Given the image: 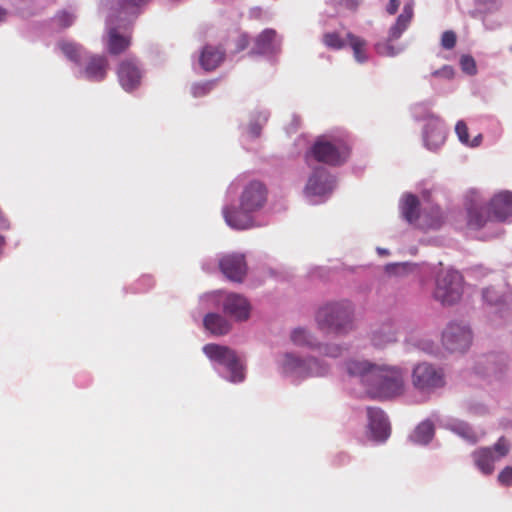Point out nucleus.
<instances>
[{"mask_svg": "<svg viewBox=\"0 0 512 512\" xmlns=\"http://www.w3.org/2000/svg\"><path fill=\"white\" fill-rule=\"evenodd\" d=\"M226 292L214 291L200 297V307L208 312L223 311Z\"/></svg>", "mask_w": 512, "mask_h": 512, "instance_id": "2f4dec72", "label": "nucleus"}, {"mask_svg": "<svg viewBox=\"0 0 512 512\" xmlns=\"http://www.w3.org/2000/svg\"><path fill=\"white\" fill-rule=\"evenodd\" d=\"M460 67L464 73H466L470 76H473L477 73L476 61L471 55H462L461 56Z\"/></svg>", "mask_w": 512, "mask_h": 512, "instance_id": "37998d69", "label": "nucleus"}, {"mask_svg": "<svg viewBox=\"0 0 512 512\" xmlns=\"http://www.w3.org/2000/svg\"><path fill=\"white\" fill-rule=\"evenodd\" d=\"M279 373L299 383L309 377H323L329 373L330 366L314 356L301 357L294 352L279 354L276 359Z\"/></svg>", "mask_w": 512, "mask_h": 512, "instance_id": "39448f33", "label": "nucleus"}, {"mask_svg": "<svg viewBox=\"0 0 512 512\" xmlns=\"http://www.w3.org/2000/svg\"><path fill=\"white\" fill-rule=\"evenodd\" d=\"M281 44L282 39L278 36L276 30L266 28L255 38L249 54L272 57L280 53Z\"/></svg>", "mask_w": 512, "mask_h": 512, "instance_id": "a211bd4d", "label": "nucleus"}, {"mask_svg": "<svg viewBox=\"0 0 512 512\" xmlns=\"http://www.w3.org/2000/svg\"><path fill=\"white\" fill-rule=\"evenodd\" d=\"M470 410L480 415L485 414L487 412V408L482 404H476L474 406H471Z\"/></svg>", "mask_w": 512, "mask_h": 512, "instance_id": "864d4df0", "label": "nucleus"}, {"mask_svg": "<svg viewBox=\"0 0 512 512\" xmlns=\"http://www.w3.org/2000/svg\"><path fill=\"white\" fill-rule=\"evenodd\" d=\"M455 132L459 138V141L463 144H469V134L466 123L460 120L456 123Z\"/></svg>", "mask_w": 512, "mask_h": 512, "instance_id": "a18cd8bd", "label": "nucleus"}, {"mask_svg": "<svg viewBox=\"0 0 512 512\" xmlns=\"http://www.w3.org/2000/svg\"><path fill=\"white\" fill-rule=\"evenodd\" d=\"M509 452L504 437H500L493 447H484L473 453L474 463L485 475L494 471V463Z\"/></svg>", "mask_w": 512, "mask_h": 512, "instance_id": "dca6fc26", "label": "nucleus"}, {"mask_svg": "<svg viewBox=\"0 0 512 512\" xmlns=\"http://www.w3.org/2000/svg\"><path fill=\"white\" fill-rule=\"evenodd\" d=\"M442 342L451 352H464L472 342L471 329L463 322H450L442 333Z\"/></svg>", "mask_w": 512, "mask_h": 512, "instance_id": "2eb2a0df", "label": "nucleus"}, {"mask_svg": "<svg viewBox=\"0 0 512 512\" xmlns=\"http://www.w3.org/2000/svg\"><path fill=\"white\" fill-rule=\"evenodd\" d=\"M150 0H101L102 5L112 12V15H122L124 18L135 19L140 14L142 6Z\"/></svg>", "mask_w": 512, "mask_h": 512, "instance_id": "5701e85b", "label": "nucleus"}, {"mask_svg": "<svg viewBox=\"0 0 512 512\" xmlns=\"http://www.w3.org/2000/svg\"><path fill=\"white\" fill-rule=\"evenodd\" d=\"M267 202V189L260 181L249 182L239 197V207L224 205L222 214L226 224L234 230H247L257 226L254 214Z\"/></svg>", "mask_w": 512, "mask_h": 512, "instance_id": "f03ea898", "label": "nucleus"}, {"mask_svg": "<svg viewBox=\"0 0 512 512\" xmlns=\"http://www.w3.org/2000/svg\"><path fill=\"white\" fill-rule=\"evenodd\" d=\"M413 17V7L411 4H406L403 7L402 13L397 17L396 22L390 27L388 31L389 40L399 39L404 31L408 28Z\"/></svg>", "mask_w": 512, "mask_h": 512, "instance_id": "c85d7f7f", "label": "nucleus"}, {"mask_svg": "<svg viewBox=\"0 0 512 512\" xmlns=\"http://www.w3.org/2000/svg\"><path fill=\"white\" fill-rule=\"evenodd\" d=\"M76 18L77 16L73 10L63 9L54 15L51 22L53 27L62 30L72 26Z\"/></svg>", "mask_w": 512, "mask_h": 512, "instance_id": "e433bc0d", "label": "nucleus"}, {"mask_svg": "<svg viewBox=\"0 0 512 512\" xmlns=\"http://www.w3.org/2000/svg\"><path fill=\"white\" fill-rule=\"evenodd\" d=\"M481 141H482V135H481V134H479V135H477V136L472 140V142H469V144H468V145H469L470 147H477V146H479V145H480Z\"/></svg>", "mask_w": 512, "mask_h": 512, "instance_id": "4d7b16f0", "label": "nucleus"}, {"mask_svg": "<svg viewBox=\"0 0 512 512\" xmlns=\"http://www.w3.org/2000/svg\"><path fill=\"white\" fill-rule=\"evenodd\" d=\"M57 47L69 61L75 64L76 78L90 82H101L106 78L108 69L106 56L91 54L82 45L69 40L59 41Z\"/></svg>", "mask_w": 512, "mask_h": 512, "instance_id": "20e7f679", "label": "nucleus"}, {"mask_svg": "<svg viewBox=\"0 0 512 512\" xmlns=\"http://www.w3.org/2000/svg\"><path fill=\"white\" fill-rule=\"evenodd\" d=\"M508 369V356L505 353H488L477 357L473 367L474 373L493 382L500 381Z\"/></svg>", "mask_w": 512, "mask_h": 512, "instance_id": "f8f14e48", "label": "nucleus"}, {"mask_svg": "<svg viewBox=\"0 0 512 512\" xmlns=\"http://www.w3.org/2000/svg\"><path fill=\"white\" fill-rule=\"evenodd\" d=\"M399 5H400V1L399 0H389V3H388L387 8H386L388 14L394 15L397 12V10H398Z\"/></svg>", "mask_w": 512, "mask_h": 512, "instance_id": "603ef678", "label": "nucleus"}, {"mask_svg": "<svg viewBox=\"0 0 512 512\" xmlns=\"http://www.w3.org/2000/svg\"><path fill=\"white\" fill-rule=\"evenodd\" d=\"M368 429L374 441L383 443L390 436V423L385 412L377 407H367Z\"/></svg>", "mask_w": 512, "mask_h": 512, "instance_id": "aec40b11", "label": "nucleus"}, {"mask_svg": "<svg viewBox=\"0 0 512 512\" xmlns=\"http://www.w3.org/2000/svg\"><path fill=\"white\" fill-rule=\"evenodd\" d=\"M225 57V51L214 47L212 45H206L201 52L199 62L201 67L205 71H212L216 69Z\"/></svg>", "mask_w": 512, "mask_h": 512, "instance_id": "bb28decb", "label": "nucleus"}, {"mask_svg": "<svg viewBox=\"0 0 512 512\" xmlns=\"http://www.w3.org/2000/svg\"><path fill=\"white\" fill-rule=\"evenodd\" d=\"M482 299L489 313L504 319L512 304V292L507 286H489L482 290Z\"/></svg>", "mask_w": 512, "mask_h": 512, "instance_id": "ddd939ff", "label": "nucleus"}, {"mask_svg": "<svg viewBox=\"0 0 512 512\" xmlns=\"http://www.w3.org/2000/svg\"><path fill=\"white\" fill-rule=\"evenodd\" d=\"M354 307L350 301L330 302L319 308L316 323L326 334L346 335L353 330Z\"/></svg>", "mask_w": 512, "mask_h": 512, "instance_id": "423d86ee", "label": "nucleus"}, {"mask_svg": "<svg viewBox=\"0 0 512 512\" xmlns=\"http://www.w3.org/2000/svg\"><path fill=\"white\" fill-rule=\"evenodd\" d=\"M251 305L242 295L226 293L223 313L237 321H246L250 317Z\"/></svg>", "mask_w": 512, "mask_h": 512, "instance_id": "4be33fe9", "label": "nucleus"}, {"mask_svg": "<svg viewBox=\"0 0 512 512\" xmlns=\"http://www.w3.org/2000/svg\"><path fill=\"white\" fill-rule=\"evenodd\" d=\"M478 19L482 21L486 30L493 31L501 27L500 21L488 19L486 15H482V17H479Z\"/></svg>", "mask_w": 512, "mask_h": 512, "instance_id": "09e8293b", "label": "nucleus"}, {"mask_svg": "<svg viewBox=\"0 0 512 512\" xmlns=\"http://www.w3.org/2000/svg\"><path fill=\"white\" fill-rule=\"evenodd\" d=\"M202 350L223 379L235 384L245 380L244 363L235 350L214 343L204 345Z\"/></svg>", "mask_w": 512, "mask_h": 512, "instance_id": "0eeeda50", "label": "nucleus"}, {"mask_svg": "<svg viewBox=\"0 0 512 512\" xmlns=\"http://www.w3.org/2000/svg\"><path fill=\"white\" fill-rule=\"evenodd\" d=\"M217 84V80H207L194 83L191 86V93L194 97H203L207 95Z\"/></svg>", "mask_w": 512, "mask_h": 512, "instance_id": "a19ab883", "label": "nucleus"}, {"mask_svg": "<svg viewBox=\"0 0 512 512\" xmlns=\"http://www.w3.org/2000/svg\"><path fill=\"white\" fill-rule=\"evenodd\" d=\"M132 21L133 19L131 18H124L117 13L116 15H112V12L108 11L106 18L107 38L105 45L110 55H119L130 46V37L121 33V31H126Z\"/></svg>", "mask_w": 512, "mask_h": 512, "instance_id": "9b49d317", "label": "nucleus"}, {"mask_svg": "<svg viewBox=\"0 0 512 512\" xmlns=\"http://www.w3.org/2000/svg\"><path fill=\"white\" fill-rule=\"evenodd\" d=\"M419 199L414 194H406L400 204L401 213L405 220L413 223L419 217Z\"/></svg>", "mask_w": 512, "mask_h": 512, "instance_id": "473e14b6", "label": "nucleus"}, {"mask_svg": "<svg viewBox=\"0 0 512 512\" xmlns=\"http://www.w3.org/2000/svg\"><path fill=\"white\" fill-rule=\"evenodd\" d=\"M462 296V276L456 270L441 271L435 280L433 298L443 306L456 304Z\"/></svg>", "mask_w": 512, "mask_h": 512, "instance_id": "1a4fd4ad", "label": "nucleus"}, {"mask_svg": "<svg viewBox=\"0 0 512 512\" xmlns=\"http://www.w3.org/2000/svg\"><path fill=\"white\" fill-rule=\"evenodd\" d=\"M118 80L126 92H132L141 84L142 70L135 59L123 60L117 69Z\"/></svg>", "mask_w": 512, "mask_h": 512, "instance_id": "412c9836", "label": "nucleus"}, {"mask_svg": "<svg viewBox=\"0 0 512 512\" xmlns=\"http://www.w3.org/2000/svg\"><path fill=\"white\" fill-rule=\"evenodd\" d=\"M346 40L353 50L355 60L360 64L367 62L368 56L363 50V47L366 44L365 40L352 33L346 34Z\"/></svg>", "mask_w": 512, "mask_h": 512, "instance_id": "c9c22d12", "label": "nucleus"}, {"mask_svg": "<svg viewBox=\"0 0 512 512\" xmlns=\"http://www.w3.org/2000/svg\"><path fill=\"white\" fill-rule=\"evenodd\" d=\"M475 5V9L469 12L472 18H479L482 15L494 13L501 7L499 0H475Z\"/></svg>", "mask_w": 512, "mask_h": 512, "instance_id": "f704fd0d", "label": "nucleus"}, {"mask_svg": "<svg viewBox=\"0 0 512 512\" xmlns=\"http://www.w3.org/2000/svg\"><path fill=\"white\" fill-rule=\"evenodd\" d=\"M142 284H145V285H147V288H150L153 285V280L150 276H147V275L143 276L141 279H139V281L137 283V287H135V292H142V291L146 290L144 288L142 289L139 287Z\"/></svg>", "mask_w": 512, "mask_h": 512, "instance_id": "3c124183", "label": "nucleus"}, {"mask_svg": "<svg viewBox=\"0 0 512 512\" xmlns=\"http://www.w3.org/2000/svg\"><path fill=\"white\" fill-rule=\"evenodd\" d=\"M406 342L427 354H433L436 351L435 343L427 338H417L413 334H410L406 338Z\"/></svg>", "mask_w": 512, "mask_h": 512, "instance_id": "ea45409f", "label": "nucleus"}, {"mask_svg": "<svg viewBox=\"0 0 512 512\" xmlns=\"http://www.w3.org/2000/svg\"><path fill=\"white\" fill-rule=\"evenodd\" d=\"M291 342L301 348L315 351L318 346V338L308 329L303 327L294 328L290 333Z\"/></svg>", "mask_w": 512, "mask_h": 512, "instance_id": "cd10ccee", "label": "nucleus"}, {"mask_svg": "<svg viewBox=\"0 0 512 512\" xmlns=\"http://www.w3.org/2000/svg\"><path fill=\"white\" fill-rule=\"evenodd\" d=\"M498 481L501 485L511 486L512 485V467L506 466L498 475Z\"/></svg>", "mask_w": 512, "mask_h": 512, "instance_id": "49530a36", "label": "nucleus"}, {"mask_svg": "<svg viewBox=\"0 0 512 512\" xmlns=\"http://www.w3.org/2000/svg\"><path fill=\"white\" fill-rule=\"evenodd\" d=\"M218 267L221 273L230 281L235 283L243 282L247 274V263L244 254L229 253L218 258Z\"/></svg>", "mask_w": 512, "mask_h": 512, "instance_id": "f3484780", "label": "nucleus"}, {"mask_svg": "<svg viewBox=\"0 0 512 512\" xmlns=\"http://www.w3.org/2000/svg\"><path fill=\"white\" fill-rule=\"evenodd\" d=\"M304 193L311 204L324 202L336 186L335 177L323 166H312Z\"/></svg>", "mask_w": 512, "mask_h": 512, "instance_id": "9d476101", "label": "nucleus"}, {"mask_svg": "<svg viewBox=\"0 0 512 512\" xmlns=\"http://www.w3.org/2000/svg\"><path fill=\"white\" fill-rule=\"evenodd\" d=\"M346 350H348V347L344 344L322 343L319 341L315 352L326 357L338 358Z\"/></svg>", "mask_w": 512, "mask_h": 512, "instance_id": "4c0bfd02", "label": "nucleus"}, {"mask_svg": "<svg viewBox=\"0 0 512 512\" xmlns=\"http://www.w3.org/2000/svg\"><path fill=\"white\" fill-rule=\"evenodd\" d=\"M345 366L349 377L374 397L389 399L402 394L404 390V374L397 366L357 359L348 360Z\"/></svg>", "mask_w": 512, "mask_h": 512, "instance_id": "f257e3e1", "label": "nucleus"}, {"mask_svg": "<svg viewBox=\"0 0 512 512\" xmlns=\"http://www.w3.org/2000/svg\"><path fill=\"white\" fill-rule=\"evenodd\" d=\"M431 75L433 77H442L445 79H452L454 76V69L450 65H444L442 68L433 71Z\"/></svg>", "mask_w": 512, "mask_h": 512, "instance_id": "de8ad7c7", "label": "nucleus"}, {"mask_svg": "<svg viewBox=\"0 0 512 512\" xmlns=\"http://www.w3.org/2000/svg\"><path fill=\"white\" fill-rule=\"evenodd\" d=\"M447 128L440 117H432L422 129V141L426 149L437 151L445 142Z\"/></svg>", "mask_w": 512, "mask_h": 512, "instance_id": "6ab92c4d", "label": "nucleus"}, {"mask_svg": "<svg viewBox=\"0 0 512 512\" xmlns=\"http://www.w3.org/2000/svg\"><path fill=\"white\" fill-rule=\"evenodd\" d=\"M204 328L213 336L227 335L232 329V323L219 312H208L203 317Z\"/></svg>", "mask_w": 512, "mask_h": 512, "instance_id": "393cba45", "label": "nucleus"}, {"mask_svg": "<svg viewBox=\"0 0 512 512\" xmlns=\"http://www.w3.org/2000/svg\"><path fill=\"white\" fill-rule=\"evenodd\" d=\"M6 15L7 11L4 8L0 7V23L5 20Z\"/></svg>", "mask_w": 512, "mask_h": 512, "instance_id": "bf43d9fd", "label": "nucleus"}, {"mask_svg": "<svg viewBox=\"0 0 512 512\" xmlns=\"http://www.w3.org/2000/svg\"><path fill=\"white\" fill-rule=\"evenodd\" d=\"M457 41L456 33L452 30H447L443 32L441 36V46L446 49L450 50L455 47Z\"/></svg>", "mask_w": 512, "mask_h": 512, "instance_id": "c03bdc74", "label": "nucleus"}, {"mask_svg": "<svg viewBox=\"0 0 512 512\" xmlns=\"http://www.w3.org/2000/svg\"><path fill=\"white\" fill-rule=\"evenodd\" d=\"M385 269H386V272H388V273H395L396 270L399 269V264H396V263L387 264Z\"/></svg>", "mask_w": 512, "mask_h": 512, "instance_id": "6e6d98bb", "label": "nucleus"}, {"mask_svg": "<svg viewBox=\"0 0 512 512\" xmlns=\"http://www.w3.org/2000/svg\"><path fill=\"white\" fill-rule=\"evenodd\" d=\"M432 417L445 429L452 431L458 436L462 437L469 443H476L477 436L473 428L465 421L456 418H445L441 419L439 414L433 413Z\"/></svg>", "mask_w": 512, "mask_h": 512, "instance_id": "b1692460", "label": "nucleus"}, {"mask_svg": "<svg viewBox=\"0 0 512 512\" xmlns=\"http://www.w3.org/2000/svg\"><path fill=\"white\" fill-rule=\"evenodd\" d=\"M323 42L326 46L332 49H341L346 45V40L342 39L338 33H326L323 36Z\"/></svg>", "mask_w": 512, "mask_h": 512, "instance_id": "79ce46f5", "label": "nucleus"}, {"mask_svg": "<svg viewBox=\"0 0 512 512\" xmlns=\"http://www.w3.org/2000/svg\"><path fill=\"white\" fill-rule=\"evenodd\" d=\"M218 259H206L202 262V269L205 271V272H212L216 269V267L218 266V263H217Z\"/></svg>", "mask_w": 512, "mask_h": 512, "instance_id": "8fccbe9b", "label": "nucleus"}, {"mask_svg": "<svg viewBox=\"0 0 512 512\" xmlns=\"http://www.w3.org/2000/svg\"><path fill=\"white\" fill-rule=\"evenodd\" d=\"M414 387L422 393H432L444 386L443 373L432 364L423 362L416 365L412 373Z\"/></svg>", "mask_w": 512, "mask_h": 512, "instance_id": "4468645a", "label": "nucleus"}, {"mask_svg": "<svg viewBox=\"0 0 512 512\" xmlns=\"http://www.w3.org/2000/svg\"><path fill=\"white\" fill-rule=\"evenodd\" d=\"M393 40H389V36L386 40L380 41L375 44L374 48L377 54L380 56H386V57H395L399 55L403 50L404 47L402 46H394L391 42Z\"/></svg>", "mask_w": 512, "mask_h": 512, "instance_id": "58836bf2", "label": "nucleus"}, {"mask_svg": "<svg viewBox=\"0 0 512 512\" xmlns=\"http://www.w3.org/2000/svg\"><path fill=\"white\" fill-rule=\"evenodd\" d=\"M434 421L436 420L431 416L420 422L410 434L409 440L417 445H428L435 434Z\"/></svg>", "mask_w": 512, "mask_h": 512, "instance_id": "a878e982", "label": "nucleus"}, {"mask_svg": "<svg viewBox=\"0 0 512 512\" xmlns=\"http://www.w3.org/2000/svg\"><path fill=\"white\" fill-rule=\"evenodd\" d=\"M371 341L377 348L384 347L396 341V331L390 323H385L372 331Z\"/></svg>", "mask_w": 512, "mask_h": 512, "instance_id": "7c9ffc66", "label": "nucleus"}, {"mask_svg": "<svg viewBox=\"0 0 512 512\" xmlns=\"http://www.w3.org/2000/svg\"><path fill=\"white\" fill-rule=\"evenodd\" d=\"M433 105L434 102L432 100H425L412 105L410 111L413 119L415 121H425L427 123L432 117H438L430 110Z\"/></svg>", "mask_w": 512, "mask_h": 512, "instance_id": "72a5a7b5", "label": "nucleus"}, {"mask_svg": "<svg viewBox=\"0 0 512 512\" xmlns=\"http://www.w3.org/2000/svg\"><path fill=\"white\" fill-rule=\"evenodd\" d=\"M376 251L380 256H387L390 254L389 250L386 248L377 247Z\"/></svg>", "mask_w": 512, "mask_h": 512, "instance_id": "13d9d810", "label": "nucleus"}, {"mask_svg": "<svg viewBox=\"0 0 512 512\" xmlns=\"http://www.w3.org/2000/svg\"><path fill=\"white\" fill-rule=\"evenodd\" d=\"M342 3L349 9L356 8L358 5L357 0H342Z\"/></svg>", "mask_w": 512, "mask_h": 512, "instance_id": "5fc2aeb1", "label": "nucleus"}, {"mask_svg": "<svg viewBox=\"0 0 512 512\" xmlns=\"http://www.w3.org/2000/svg\"><path fill=\"white\" fill-rule=\"evenodd\" d=\"M348 157L349 147L343 141H330L325 136H320L306 152L305 161L309 167L313 166V162L340 166Z\"/></svg>", "mask_w": 512, "mask_h": 512, "instance_id": "6e6552de", "label": "nucleus"}, {"mask_svg": "<svg viewBox=\"0 0 512 512\" xmlns=\"http://www.w3.org/2000/svg\"><path fill=\"white\" fill-rule=\"evenodd\" d=\"M478 193L470 191L467 196L466 209L468 213V225L474 229L485 226L487 221L496 220L506 222L512 220V192L501 191L490 200L488 208L482 207L477 202Z\"/></svg>", "mask_w": 512, "mask_h": 512, "instance_id": "7ed1b4c3", "label": "nucleus"}, {"mask_svg": "<svg viewBox=\"0 0 512 512\" xmlns=\"http://www.w3.org/2000/svg\"><path fill=\"white\" fill-rule=\"evenodd\" d=\"M270 117V112L266 109L255 110L251 112L249 117V124L246 127V133L251 139L259 138L262 128L267 123Z\"/></svg>", "mask_w": 512, "mask_h": 512, "instance_id": "c756f323", "label": "nucleus"}]
</instances>
